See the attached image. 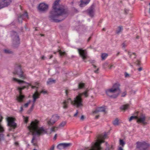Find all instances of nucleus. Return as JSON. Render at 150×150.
Listing matches in <instances>:
<instances>
[{
	"mask_svg": "<svg viewBox=\"0 0 150 150\" xmlns=\"http://www.w3.org/2000/svg\"><path fill=\"white\" fill-rule=\"evenodd\" d=\"M60 0H56L54 3L52 10L50 12L49 19L52 21L59 22L64 20L68 16L66 10L60 6Z\"/></svg>",
	"mask_w": 150,
	"mask_h": 150,
	"instance_id": "nucleus-1",
	"label": "nucleus"
},
{
	"mask_svg": "<svg viewBox=\"0 0 150 150\" xmlns=\"http://www.w3.org/2000/svg\"><path fill=\"white\" fill-rule=\"evenodd\" d=\"M13 80L17 82L19 84H23L25 83L26 85L25 86H23L21 87H18L17 89L18 90L19 93V96L17 97V99L18 101L20 102H21L23 101V99L25 97V96L23 95L21 91L24 88L28 87V86H30L32 89L35 88V91L34 92L33 95V103L34 104L35 102L37 99L40 98V94L39 93L38 90L39 88V87L40 86L39 83L38 82H35L33 83L32 84L29 83H26L25 81L18 79L16 78H13Z\"/></svg>",
	"mask_w": 150,
	"mask_h": 150,
	"instance_id": "nucleus-2",
	"label": "nucleus"
},
{
	"mask_svg": "<svg viewBox=\"0 0 150 150\" xmlns=\"http://www.w3.org/2000/svg\"><path fill=\"white\" fill-rule=\"evenodd\" d=\"M39 122L38 121L35 120L34 121H32L30 125L28 127V129L32 133V134L33 136L31 140V143H33V145L35 146L36 145V143H34V140L36 138L35 136H39L47 132L46 131L43 127H38Z\"/></svg>",
	"mask_w": 150,
	"mask_h": 150,
	"instance_id": "nucleus-3",
	"label": "nucleus"
},
{
	"mask_svg": "<svg viewBox=\"0 0 150 150\" xmlns=\"http://www.w3.org/2000/svg\"><path fill=\"white\" fill-rule=\"evenodd\" d=\"M70 102L72 105L79 108L83 106V100L81 95H78L74 98V100H72L70 98L64 100L62 103V104L64 109H67L68 108V104Z\"/></svg>",
	"mask_w": 150,
	"mask_h": 150,
	"instance_id": "nucleus-4",
	"label": "nucleus"
},
{
	"mask_svg": "<svg viewBox=\"0 0 150 150\" xmlns=\"http://www.w3.org/2000/svg\"><path fill=\"white\" fill-rule=\"evenodd\" d=\"M107 138V135L105 134L103 135H99L98 140L95 142H93L91 144L90 148L87 147L88 150H102V148L101 147L102 143L105 142L104 140Z\"/></svg>",
	"mask_w": 150,
	"mask_h": 150,
	"instance_id": "nucleus-5",
	"label": "nucleus"
},
{
	"mask_svg": "<svg viewBox=\"0 0 150 150\" xmlns=\"http://www.w3.org/2000/svg\"><path fill=\"white\" fill-rule=\"evenodd\" d=\"M120 85L118 83L114 84L112 88L106 91V94L110 97L116 98L121 92L119 87Z\"/></svg>",
	"mask_w": 150,
	"mask_h": 150,
	"instance_id": "nucleus-6",
	"label": "nucleus"
},
{
	"mask_svg": "<svg viewBox=\"0 0 150 150\" xmlns=\"http://www.w3.org/2000/svg\"><path fill=\"white\" fill-rule=\"evenodd\" d=\"M6 120L7 122V125L10 127L9 129V131H12L16 128V124L14 122L13 118L8 117L6 118Z\"/></svg>",
	"mask_w": 150,
	"mask_h": 150,
	"instance_id": "nucleus-7",
	"label": "nucleus"
},
{
	"mask_svg": "<svg viewBox=\"0 0 150 150\" xmlns=\"http://www.w3.org/2000/svg\"><path fill=\"white\" fill-rule=\"evenodd\" d=\"M12 37L13 40V43L14 47H17L20 44L19 36L16 32H12Z\"/></svg>",
	"mask_w": 150,
	"mask_h": 150,
	"instance_id": "nucleus-8",
	"label": "nucleus"
},
{
	"mask_svg": "<svg viewBox=\"0 0 150 150\" xmlns=\"http://www.w3.org/2000/svg\"><path fill=\"white\" fill-rule=\"evenodd\" d=\"M77 50L80 56L83 60L87 58V53L86 50H83L81 48H78Z\"/></svg>",
	"mask_w": 150,
	"mask_h": 150,
	"instance_id": "nucleus-9",
	"label": "nucleus"
},
{
	"mask_svg": "<svg viewBox=\"0 0 150 150\" xmlns=\"http://www.w3.org/2000/svg\"><path fill=\"white\" fill-rule=\"evenodd\" d=\"M146 118L145 115L141 113L140 115L137 116V122L138 123H142L144 125H146L147 122H145Z\"/></svg>",
	"mask_w": 150,
	"mask_h": 150,
	"instance_id": "nucleus-10",
	"label": "nucleus"
},
{
	"mask_svg": "<svg viewBox=\"0 0 150 150\" xmlns=\"http://www.w3.org/2000/svg\"><path fill=\"white\" fill-rule=\"evenodd\" d=\"M13 74L17 75H23L24 73L23 71L22 70L21 67L19 65H16V66L14 71Z\"/></svg>",
	"mask_w": 150,
	"mask_h": 150,
	"instance_id": "nucleus-11",
	"label": "nucleus"
},
{
	"mask_svg": "<svg viewBox=\"0 0 150 150\" xmlns=\"http://www.w3.org/2000/svg\"><path fill=\"white\" fill-rule=\"evenodd\" d=\"M11 2V0H3L0 2V9L8 6Z\"/></svg>",
	"mask_w": 150,
	"mask_h": 150,
	"instance_id": "nucleus-12",
	"label": "nucleus"
},
{
	"mask_svg": "<svg viewBox=\"0 0 150 150\" xmlns=\"http://www.w3.org/2000/svg\"><path fill=\"white\" fill-rule=\"evenodd\" d=\"M95 6L94 5H92L88 10V13L90 16L93 17L94 16L95 11Z\"/></svg>",
	"mask_w": 150,
	"mask_h": 150,
	"instance_id": "nucleus-13",
	"label": "nucleus"
},
{
	"mask_svg": "<svg viewBox=\"0 0 150 150\" xmlns=\"http://www.w3.org/2000/svg\"><path fill=\"white\" fill-rule=\"evenodd\" d=\"M25 18H28V16L26 12H25L23 14H20L18 17V21L19 23H22V20Z\"/></svg>",
	"mask_w": 150,
	"mask_h": 150,
	"instance_id": "nucleus-14",
	"label": "nucleus"
},
{
	"mask_svg": "<svg viewBox=\"0 0 150 150\" xmlns=\"http://www.w3.org/2000/svg\"><path fill=\"white\" fill-rule=\"evenodd\" d=\"M137 148L140 149V148H146L147 145V144L145 142H137Z\"/></svg>",
	"mask_w": 150,
	"mask_h": 150,
	"instance_id": "nucleus-15",
	"label": "nucleus"
},
{
	"mask_svg": "<svg viewBox=\"0 0 150 150\" xmlns=\"http://www.w3.org/2000/svg\"><path fill=\"white\" fill-rule=\"evenodd\" d=\"M48 8V5L43 3L40 4L38 6L39 10L42 11H45Z\"/></svg>",
	"mask_w": 150,
	"mask_h": 150,
	"instance_id": "nucleus-16",
	"label": "nucleus"
},
{
	"mask_svg": "<svg viewBox=\"0 0 150 150\" xmlns=\"http://www.w3.org/2000/svg\"><path fill=\"white\" fill-rule=\"evenodd\" d=\"M105 112V109L104 107H101L98 108L96 109L93 111V113H97L99 112Z\"/></svg>",
	"mask_w": 150,
	"mask_h": 150,
	"instance_id": "nucleus-17",
	"label": "nucleus"
},
{
	"mask_svg": "<svg viewBox=\"0 0 150 150\" xmlns=\"http://www.w3.org/2000/svg\"><path fill=\"white\" fill-rule=\"evenodd\" d=\"M90 0H81V3L80 4L81 7L83 6L88 4Z\"/></svg>",
	"mask_w": 150,
	"mask_h": 150,
	"instance_id": "nucleus-18",
	"label": "nucleus"
},
{
	"mask_svg": "<svg viewBox=\"0 0 150 150\" xmlns=\"http://www.w3.org/2000/svg\"><path fill=\"white\" fill-rule=\"evenodd\" d=\"M56 83V80L53 79L52 78H50L48 79L47 81V84L48 85H51L53 83Z\"/></svg>",
	"mask_w": 150,
	"mask_h": 150,
	"instance_id": "nucleus-19",
	"label": "nucleus"
},
{
	"mask_svg": "<svg viewBox=\"0 0 150 150\" xmlns=\"http://www.w3.org/2000/svg\"><path fill=\"white\" fill-rule=\"evenodd\" d=\"M57 121V120H54L51 119L50 120L47 121V123L49 125L51 126L53 125Z\"/></svg>",
	"mask_w": 150,
	"mask_h": 150,
	"instance_id": "nucleus-20",
	"label": "nucleus"
},
{
	"mask_svg": "<svg viewBox=\"0 0 150 150\" xmlns=\"http://www.w3.org/2000/svg\"><path fill=\"white\" fill-rule=\"evenodd\" d=\"M3 118L2 116L0 115V132L1 133L3 132L4 131L3 127L1 124V123L2 121Z\"/></svg>",
	"mask_w": 150,
	"mask_h": 150,
	"instance_id": "nucleus-21",
	"label": "nucleus"
},
{
	"mask_svg": "<svg viewBox=\"0 0 150 150\" xmlns=\"http://www.w3.org/2000/svg\"><path fill=\"white\" fill-rule=\"evenodd\" d=\"M129 106V105L128 104L123 105L120 107V109L121 110H125L128 109Z\"/></svg>",
	"mask_w": 150,
	"mask_h": 150,
	"instance_id": "nucleus-22",
	"label": "nucleus"
},
{
	"mask_svg": "<svg viewBox=\"0 0 150 150\" xmlns=\"http://www.w3.org/2000/svg\"><path fill=\"white\" fill-rule=\"evenodd\" d=\"M64 148H66L70 147L71 145V143H62Z\"/></svg>",
	"mask_w": 150,
	"mask_h": 150,
	"instance_id": "nucleus-23",
	"label": "nucleus"
},
{
	"mask_svg": "<svg viewBox=\"0 0 150 150\" xmlns=\"http://www.w3.org/2000/svg\"><path fill=\"white\" fill-rule=\"evenodd\" d=\"M88 90H86V91L84 92L79 94V95H81V96L82 95H84L85 97H87L88 96Z\"/></svg>",
	"mask_w": 150,
	"mask_h": 150,
	"instance_id": "nucleus-24",
	"label": "nucleus"
},
{
	"mask_svg": "<svg viewBox=\"0 0 150 150\" xmlns=\"http://www.w3.org/2000/svg\"><path fill=\"white\" fill-rule=\"evenodd\" d=\"M118 29L116 31V33L117 34H119L122 30V27L121 26H119L118 28Z\"/></svg>",
	"mask_w": 150,
	"mask_h": 150,
	"instance_id": "nucleus-25",
	"label": "nucleus"
},
{
	"mask_svg": "<svg viewBox=\"0 0 150 150\" xmlns=\"http://www.w3.org/2000/svg\"><path fill=\"white\" fill-rule=\"evenodd\" d=\"M58 129V127L53 126L50 129V131L51 132H55Z\"/></svg>",
	"mask_w": 150,
	"mask_h": 150,
	"instance_id": "nucleus-26",
	"label": "nucleus"
},
{
	"mask_svg": "<svg viewBox=\"0 0 150 150\" xmlns=\"http://www.w3.org/2000/svg\"><path fill=\"white\" fill-rule=\"evenodd\" d=\"M4 52L7 54H11L13 53V52L10 50L5 49L4 50Z\"/></svg>",
	"mask_w": 150,
	"mask_h": 150,
	"instance_id": "nucleus-27",
	"label": "nucleus"
},
{
	"mask_svg": "<svg viewBox=\"0 0 150 150\" xmlns=\"http://www.w3.org/2000/svg\"><path fill=\"white\" fill-rule=\"evenodd\" d=\"M67 122L66 121H63L60 123L59 126L58 128L60 127H64L66 124Z\"/></svg>",
	"mask_w": 150,
	"mask_h": 150,
	"instance_id": "nucleus-28",
	"label": "nucleus"
},
{
	"mask_svg": "<svg viewBox=\"0 0 150 150\" xmlns=\"http://www.w3.org/2000/svg\"><path fill=\"white\" fill-rule=\"evenodd\" d=\"M108 56V54L106 53H103L101 54V57L102 60H104Z\"/></svg>",
	"mask_w": 150,
	"mask_h": 150,
	"instance_id": "nucleus-29",
	"label": "nucleus"
},
{
	"mask_svg": "<svg viewBox=\"0 0 150 150\" xmlns=\"http://www.w3.org/2000/svg\"><path fill=\"white\" fill-rule=\"evenodd\" d=\"M84 83H80L78 84V88L79 89L83 88L84 86Z\"/></svg>",
	"mask_w": 150,
	"mask_h": 150,
	"instance_id": "nucleus-30",
	"label": "nucleus"
},
{
	"mask_svg": "<svg viewBox=\"0 0 150 150\" xmlns=\"http://www.w3.org/2000/svg\"><path fill=\"white\" fill-rule=\"evenodd\" d=\"M119 120L118 118H116L113 122V124L114 125L116 126L118 125Z\"/></svg>",
	"mask_w": 150,
	"mask_h": 150,
	"instance_id": "nucleus-31",
	"label": "nucleus"
},
{
	"mask_svg": "<svg viewBox=\"0 0 150 150\" xmlns=\"http://www.w3.org/2000/svg\"><path fill=\"white\" fill-rule=\"evenodd\" d=\"M57 148L60 150L64 149L63 143H60L57 146Z\"/></svg>",
	"mask_w": 150,
	"mask_h": 150,
	"instance_id": "nucleus-32",
	"label": "nucleus"
},
{
	"mask_svg": "<svg viewBox=\"0 0 150 150\" xmlns=\"http://www.w3.org/2000/svg\"><path fill=\"white\" fill-rule=\"evenodd\" d=\"M128 54L129 55V57L131 58V57L132 55H134V59H135L136 58V54L134 53H131V52H128Z\"/></svg>",
	"mask_w": 150,
	"mask_h": 150,
	"instance_id": "nucleus-33",
	"label": "nucleus"
},
{
	"mask_svg": "<svg viewBox=\"0 0 150 150\" xmlns=\"http://www.w3.org/2000/svg\"><path fill=\"white\" fill-rule=\"evenodd\" d=\"M137 116H132L129 119V122H131L132 120L134 119H137Z\"/></svg>",
	"mask_w": 150,
	"mask_h": 150,
	"instance_id": "nucleus-34",
	"label": "nucleus"
},
{
	"mask_svg": "<svg viewBox=\"0 0 150 150\" xmlns=\"http://www.w3.org/2000/svg\"><path fill=\"white\" fill-rule=\"evenodd\" d=\"M125 143L122 139H120V145L123 146L125 144Z\"/></svg>",
	"mask_w": 150,
	"mask_h": 150,
	"instance_id": "nucleus-35",
	"label": "nucleus"
},
{
	"mask_svg": "<svg viewBox=\"0 0 150 150\" xmlns=\"http://www.w3.org/2000/svg\"><path fill=\"white\" fill-rule=\"evenodd\" d=\"M60 55L61 56H64L66 54V53L65 52H62L61 50H59L58 51Z\"/></svg>",
	"mask_w": 150,
	"mask_h": 150,
	"instance_id": "nucleus-36",
	"label": "nucleus"
},
{
	"mask_svg": "<svg viewBox=\"0 0 150 150\" xmlns=\"http://www.w3.org/2000/svg\"><path fill=\"white\" fill-rule=\"evenodd\" d=\"M40 93V94L41 93H43L44 94H47V91H45L44 90H42L41 91L40 93Z\"/></svg>",
	"mask_w": 150,
	"mask_h": 150,
	"instance_id": "nucleus-37",
	"label": "nucleus"
},
{
	"mask_svg": "<svg viewBox=\"0 0 150 150\" xmlns=\"http://www.w3.org/2000/svg\"><path fill=\"white\" fill-rule=\"evenodd\" d=\"M70 91L69 89H66L65 90V92L66 96H68V93Z\"/></svg>",
	"mask_w": 150,
	"mask_h": 150,
	"instance_id": "nucleus-38",
	"label": "nucleus"
},
{
	"mask_svg": "<svg viewBox=\"0 0 150 150\" xmlns=\"http://www.w3.org/2000/svg\"><path fill=\"white\" fill-rule=\"evenodd\" d=\"M24 117V121L25 123H27L28 121V117H25L24 116H23Z\"/></svg>",
	"mask_w": 150,
	"mask_h": 150,
	"instance_id": "nucleus-39",
	"label": "nucleus"
},
{
	"mask_svg": "<svg viewBox=\"0 0 150 150\" xmlns=\"http://www.w3.org/2000/svg\"><path fill=\"white\" fill-rule=\"evenodd\" d=\"M4 135L3 134H0V142L4 139Z\"/></svg>",
	"mask_w": 150,
	"mask_h": 150,
	"instance_id": "nucleus-40",
	"label": "nucleus"
},
{
	"mask_svg": "<svg viewBox=\"0 0 150 150\" xmlns=\"http://www.w3.org/2000/svg\"><path fill=\"white\" fill-rule=\"evenodd\" d=\"M79 114V112L78 110H76V113H75L74 115V117H77V115Z\"/></svg>",
	"mask_w": 150,
	"mask_h": 150,
	"instance_id": "nucleus-41",
	"label": "nucleus"
},
{
	"mask_svg": "<svg viewBox=\"0 0 150 150\" xmlns=\"http://www.w3.org/2000/svg\"><path fill=\"white\" fill-rule=\"evenodd\" d=\"M30 103V100H29V102H28L27 103H25L24 104V106L25 107H28L29 104Z\"/></svg>",
	"mask_w": 150,
	"mask_h": 150,
	"instance_id": "nucleus-42",
	"label": "nucleus"
},
{
	"mask_svg": "<svg viewBox=\"0 0 150 150\" xmlns=\"http://www.w3.org/2000/svg\"><path fill=\"white\" fill-rule=\"evenodd\" d=\"M103 67L105 68H106L107 67H108V64L107 63H105V64H104L103 65Z\"/></svg>",
	"mask_w": 150,
	"mask_h": 150,
	"instance_id": "nucleus-43",
	"label": "nucleus"
},
{
	"mask_svg": "<svg viewBox=\"0 0 150 150\" xmlns=\"http://www.w3.org/2000/svg\"><path fill=\"white\" fill-rule=\"evenodd\" d=\"M105 144L107 146V147L105 149V150H110V148L108 146V144L107 142H106Z\"/></svg>",
	"mask_w": 150,
	"mask_h": 150,
	"instance_id": "nucleus-44",
	"label": "nucleus"
},
{
	"mask_svg": "<svg viewBox=\"0 0 150 150\" xmlns=\"http://www.w3.org/2000/svg\"><path fill=\"white\" fill-rule=\"evenodd\" d=\"M129 10L126 9H125V14H127L129 12Z\"/></svg>",
	"mask_w": 150,
	"mask_h": 150,
	"instance_id": "nucleus-45",
	"label": "nucleus"
},
{
	"mask_svg": "<svg viewBox=\"0 0 150 150\" xmlns=\"http://www.w3.org/2000/svg\"><path fill=\"white\" fill-rule=\"evenodd\" d=\"M54 145H52V147L50 148V149L49 150H54Z\"/></svg>",
	"mask_w": 150,
	"mask_h": 150,
	"instance_id": "nucleus-46",
	"label": "nucleus"
},
{
	"mask_svg": "<svg viewBox=\"0 0 150 150\" xmlns=\"http://www.w3.org/2000/svg\"><path fill=\"white\" fill-rule=\"evenodd\" d=\"M126 94V93L125 92H123L122 93V97H124L125 96Z\"/></svg>",
	"mask_w": 150,
	"mask_h": 150,
	"instance_id": "nucleus-47",
	"label": "nucleus"
},
{
	"mask_svg": "<svg viewBox=\"0 0 150 150\" xmlns=\"http://www.w3.org/2000/svg\"><path fill=\"white\" fill-rule=\"evenodd\" d=\"M20 77L22 79H24L25 78V76H20Z\"/></svg>",
	"mask_w": 150,
	"mask_h": 150,
	"instance_id": "nucleus-48",
	"label": "nucleus"
},
{
	"mask_svg": "<svg viewBox=\"0 0 150 150\" xmlns=\"http://www.w3.org/2000/svg\"><path fill=\"white\" fill-rule=\"evenodd\" d=\"M54 116L55 117V118L57 119V120L59 119V116L57 115H56Z\"/></svg>",
	"mask_w": 150,
	"mask_h": 150,
	"instance_id": "nucleus-49",
	"label": "nucleus"
},
{
	"mask_svg": "<svg viewBox=\"0 0 150 150\" xmlns=\"http://www.w3.org/2000/svg\"><path fill=\"white\" fill-rule=\"evenodd\" d=\"M84 119V116L83 115L81 116L80 118V119L81 120H83Z\"/></svg>",
	"mask_w": 150,
	"mask_h": 150,
	"instance_id": "nucleus-50",
	"label": "nucleus"
},
{
	"mask_svg": "<svg viewBox=\"0 0 150 150\" xmlns=\"http://www.w3.org/2000/svg\"><path fill=\"white\" fill-rule=\"evenodd\" d=\"M34 106V104H33L30 108V109L31 110H32L33 109Z\"/></svg>",
	"mask_w": 150,
	"mask_h": 150,
	"instance_id": "nucleus-51",
	"label": "nucleus"
},
{
	"mask_svg": "<svg viewBox=\"0 0 150 150\" xmlns=\"http://www.w3.org/2000/svg\"><path fill=\"white\" fill-rule=\"evenodd\" d=\"M23 108L22 106H21V107L20 110V112H22L23 111Z\"/></svg>",
	"mask_w": 150,
	"mask_h": 150,
	"instance_id": "nucleus-52",
	"label": "nucleus"
},
{
	"mask_svg": "<svg viewBox=\"0 0 150 150\" xmlns=\"http://www.w3.org/2000/svg\"><path fill=\"white\" fill-rule=\"evenodd\" d=\"M57 134H56L54 138H53V139L54 140H56V137H57Z\"/></svg>",
	"mask_w": 150,
	"mask_h": 150,
	"instance_id": "nucleus-53",
	"label": "nucleus"
},
{
	"mask_svg": "<svg viewBox=\"0 0 150 150\" xmlns=\"http://www.w3.org/2000/svg\"><path fill=\"white\" fill-rule=\"evenodd\" d=\"M114 67L113 65H111L110 67H109V69H111L112 68V67Z\"/></svg>",
	"mask_w": 150,
	"mask_h": 150,
	"instance_id": "nucleus-54",
	"label": "nucleus"
},
{
	"mask_svg": "<svg viewBox=\"0 0 150 150\" xmlns=\"http://www.w3.org/2000/svg\"><path fill=\"white\" fill-rule=\"evenodd\" d=\"M142 70V67H140L138 69V70L139 71H140Z\"/></svg>",
	"mask_w": 150,
	"mask_h": 150,
	"instance_id": "nucleus-55",
	"label": "nucleus"
},
{
	"mask_svg": "<svg viewBox=\"0 0 150 150\" xmlns=\"http://www.w3.org/2000/svg\"><path fill=\"white\" fill-rule=\"evenodd\" d=\"M118 150H123V149L121 147H119L118 149Z\"/></svg>",
	"mask_w": 150,
	"mask_h": 150,
	"instance_id": "nucleus-56",
	"label": "nucleus"
},
{
	"mask_svg": "<svg viewBox=\"0 0 150 150\" xmlns=\"http://www.w3.org/2000/svg\"><path fill=\"white\" fill-rule=\"evenodd\" d=\"M41 59L42 60H44L45 58V57L44 56H42L41 57Z\"/></svg>",
	"mask_w": 150,
	"mask_h": 150,
	"instance_id": "nucleus-57",
	"label": "nucleus"
},
{
	"mask_svg": "<svg viewBox=\"0 0 150 150\" xmlns=\"http://www.w3.org/2000/svg\"><path fill=\"white\" fill-rule=\"evenodd\" d=\"M91 37H90L87 40V42H88L89 40H90V39H91Z\"/></svg>",
	"mask_w": 150,
	"mask_h": 150,
	"instance_id": "nucleus-58",
	"label": "nucleus"
},
{
	"mask_svg": "<svg viewBox=\"0 0 150 150\" xmlns=\"http://www.w3.org/2000/svg\"><path fill=\"white\" fill-rule=\"evenodd\" d=\"M99 117V115H96V117H95V118L96 119H98Z\"/></svg>",
	"mask_w": 150,
	"mask_h": 150,
	"instance_id": "nucleus-59",
	"label": "nucleus"
},
{
	"mask_svg": "<svg viewBox=\"0 0 150 150\" xmlns=\"http://www.w3.org/2000/svg\"><path fill=\"white\" fill-rule=\"evenodd\" d=\"M15 144L16 146H17V145H18V142H15Z\"/></svg>",
	"mask_w": 150,
	"mask_h": 150,
	"instance_id": "nucleus-60",
	"label": "nucleus"
},
{
	"mask_svg": "<svg viewBox=\"0 0 150 150\" xmlns=\"http://www.w3.org/2000/svg\"><path fill=\"white\" fill-rule=\"evenodd\" d=\"M98 70V69L96 70L95 71H94L95 72L96 74H97Z\"/></svg>",
	"mask_w": 150,
	"mask_h": 150,
	"instance_id": "nucleus-61",
	"label": "nucleus"
},
{
	"mask_svg": "<svg viewBox=\"0 0 150 150\" xmlns=\"http://www.w3.org/2000/svg\"><path fill=\"white\" fill-rule=\"evenodd\" d=\"M52 57H53V55H51L50 56V57L49 58V59H51V58H52Z\"/></svg>",
	"mask_w": 150,
	"mask_h": 150,
	"instance_id": "nucleus-62",
	"label": "nucleus"
},
{
	"mask_svg": "<svg viewBox=\"0 0 150 150\" xmlns=\"http://www.w3.org/2000/svg\"><path fill=\"white\" fill-rule=\"evenodd\" d=\"M125 75H129V74L127 73V72H125Z\"/></svg>",
	"mask_w": 150,
	"mask_h": 150,
	"instance_id": "nucleus-63",
	"label": "nucleus"
},
{
	"mask_svg": "<svg viewBox=\"0 0 150 150\" xmlns=\"http://www.w3.org/2000/svg\"><path fill=\"white\" fill-rule=\"evenodd\" d=\"M139 37L138 36H137L136 37V38L137 39H139Z\"/></svg>",
	"mask_w": 150,
	"mask_h": 150,
	"instance_id": "nucleus-64",
	"label": "nucleus"
}]
</instances>
